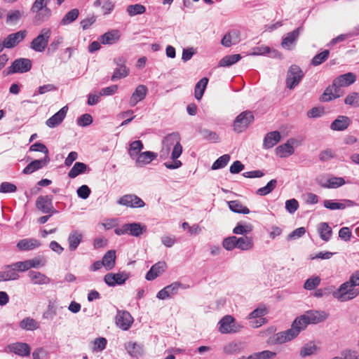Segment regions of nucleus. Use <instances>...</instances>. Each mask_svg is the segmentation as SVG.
I'll use <instances>...</instances> for the list:
<instances>
[{"label":"nucleus","mask_w":359,"mask_h":359,"mask_svg":"<svg viewBox=\"0 0 359 359\" xmlns=\"http://www.w3.org/2000/svg\"><path fill=\"white\" fill-rule=\"evenodd\" d=\"M219 331L222 334L236 333L243 328V326L236 323L234 318L229 315L224 316L219 320Z\"/></svg>","instance_id":"6"},{"label":"nucleus","mask_w":359,"mask_h":359,"mask_svg":"<svg viewBox=\"0 0 359 359\" xmlns=\"http://www.w3.org/2000/svg\"><path fill=\"white\" fill-rule=\"evenodd\" d=\"M253 247V240L251 237H236V248L241 250H249Z\"/></svg>","instance_id":"38"},{"label":"nucleus","mask_w":359,"mask_h":359,"mask_svg":"<svg viewBox=\"0 0 359 359\" xmlns=\"http://www.w3.org/2000/svg\"><path fill=\"white\" fill-rule=\"evenodd\" d=\"M200 134L201 136L208 140H212L215 142H217L219 140V136L218 135L210 130L208 129H202L200 130Z\"/></svg>","instance_id":"57"},{"label":"nucleus","mask_w":359,"mask_h":359,"mask_svg":"<svg viewBox=\"0 0 359 359\" xmlns=\"http://www.w3.org/2000/svg\"><path fill=\"white\" fill-rule=\"evenodd\" d=\"M166 268V264L164 262H158L153 265L150 270L146 274L147 280H153L162 274Z\"/></svg>","instance_id":"20"},{"label":"nucleus","mask_w":359,"mask_h":359,"mask_svg":"<svg viewBox=\"0 0 359 359\" xmlns=\"http://www.w3.org/2000/svg\"><path fill=\"white\" fill-rule=\"evenodd\" d=\"M128 278V274L125 272H118L116 273H109L104 276V280L107 285L114 287L116 285L125 283Z\"/></svg>","instance_id":"12"},{"label":"nucleus","mask_w":359,"mask_h":359,"mask_svg":"<svg viewBox=\"0 0 359 359\" xmlns=\"http://www.w3.org/2000/svg\"><path fill=\"white\" fill-rule=\"evenodd\" d=\"M277 180H270L265 187L259 188L257 190L256 194L259 196H266L271 192L276 187Z\"/></svg>","instance_id":"47"},{"label":"nucleus","mask_w":359,"mask_h":359,"mask_svg":"<svg viewBox=\"0 0 359 359\" xmlns=\"http://www.w3.org/2000/svg\"><path fill=\"white\" fill-rule=\"evenodd\" d=\"M147 93V88L144 85H139L130 97V105L131 107L135 106L139 102L144 99Z\"/></svg>","instance_id":"22"},{"label":"nucleus","mask_w":359,"mask_h":359,"mask_svg":"<svg viewBox=\"0 0 359 359\" xmlns=\"http://www.w3.org/2000/svg\"><path fill=\"white\" fill-rule=\"evenodd\" d=\"M349 126V118L345 116H340L331 124L330 128L333 130H344Z\"/></svg>","instance_id":"33"},{"label":"nucleus","mask_w":359,"mask_h":359,"mask_svg":"<svg viewBox=\"0 0 359 359\" xmlns=\"http://www.w3.org/2000/svg\"><path fill=\"white\" fill-rule=\"evenodd\" d=\"M79 14V11L76 8H74L69 11L68 13L65 14L63 18L61 20V25H67L70 23L73 22L78 18Z\"/></svg>","instance_id":"46"},{"label":"nucleus","mask_w":359,"mask_h":359,"mask_svg":"<svg viewBox=\"0 0 359 359\" xmlns=\"http://www.w3.org/2000/svg\"><path fill=\"white\" fill-rule=\"evenodd\" d=\"M276 355L275 352L265 350L261 352L254 353L248 356V359H271Z\"/></svg>","instance_id":"48"},{"label":"nucleus","mask_w":359,"mask_h":359,"mask_svg":"<svg viewBox=\"0 0 359 359\" xmlns=\"http://www.w3.org/2000/svg\"><path fill=\"white\" fill-rule=\"evenodd\" d=\"M120 39V34L118 30H111L102 34L100 41L102 44H113Z\"/></svg>","instance_id":"30"},{"label":"nucleus","mask_w":359,"mask_h":359,"mask_svg":"<svg viewBox=\"0 0 359 359\" xmlns=\"http://www.w3.org/2000/svg\"><path fill=\"white\" fill-rule=\"evenodd\" d=\"M32 12L36 13L34 18V22L36 25H41L44 21L47 20L51 15L50 8H42V10Z\"/></svg>","instance_id":"37"},{"label":"nucleus","mask_w":359,"mask_h":359,"mask_svg":"<svg viewBox=\"0 0 359 359\" xmlns=\"http://www.w3.org/2000/svg\"><path fill=\"white\" fill-rule=\"evenodd\" d=\"M180 136L177 133H172L166 135L162 140V148L159 151V156L161 159H166L171 151L170 158L173 162H166L164 163L168 169L173 170L179 168L182 163L177 158L182 153V146L180 144Z\"/></svg>","instance_id":"1"},{"label":"nucleus","mask_w":359,"mask_h":359,"mask_svg":"<svg viewBox=\"0 0 359 359\" xmlns=\"http://www.w3.org/2000/svg\"><path fill=\"white\" fill-rule=\"evenodd\" d=\"M332 359H359V355L351 351H344L340 356L334 357Z\"/></svg>","instance_id":"64"},{"label":"nucleus","mask_w":359,"mask_h":359,"mask_svg":"<svg viewBox=\"0 0 359 359\" xmlns=\"http://www.w3.org/2000/svg\"><path fill=\"white\" fill-rule=\"evenodd\" d=\"M327 315L325 313H320L317 311H310L305 314L297 318L294 320V324L298 325L301 330L305 329L310 324L318 323L326 319Z\"/></svg>","instance_id":"4"},{"label":"nucleus","mask_w":359,"mask_h":359,"mask_svg":"<svg viewBox=\"0 0 359 359\" xmlns=\"http://www.w3.org/2000/svg\"><path fill=\"white\" fill-rule=\"evenodd\" d=\"M228 205L229 209L233 212L245 215L250 213V210L246 206L243 205L239 201H229Z\"/></svg>","instance_id":"39"},{"label":"nucleus","mask_w":359,"mask_h":359,"mask_svg":"<svg viewBox=\"0 0 359 359\" xmlns=\"http://www.w3.org/2000/svg\"><path fill=\"white\" fill-rule=\"evenodd\" d=\"M254 121V115L252 111H245L241 113L235 119L233 130L240 133L245 131Z\"/></svg>","instance_id":"8"},{"label":"nucleus","mask_w":359,"mask_h":359,"mask_svg":"<svg viewBox=\"0 0 359 359\" xmlns=\"http://www.w3.org/2000/svg\"><path fill=\"white\" fill-rule=\"evenodd\" d=\"M304 73L299 67L292 65L287 71L286 86L289 89L295 88L302 80Z\"/></svg>","instance_id":"9"},{"label":"nucleus","mask_w":359,"mask_h":359,"mask_svg":"<svg viewBox=\"0 0 359 359\" xmlns=\"http://www.w3.org/2000/svg\"><path fill=\"white\" fill-rule=\"evenodd\" d=\"M27 276L33 285H48L50 282V279L47 276L39 271H29Z\"/></svg>","instance_id":"19"},{"label":"nucleus","mask_w":359,"mask_h":359,"mask_svg":"<svg viewBox=\"0 0 359 359\" xmlns=\"http://www.w3.org/2000/svg\"><path fill=\"white\" fill-rule=\"evenodd\" d=\"M11 352H13L20 356H27L30 353V348L26 343H15L8 347Z\"/></svg>","instance_id":"25"},{"label":"nucleus","mask_w":359,"mask_h":359,"mask_svg":"<svg viewBox=\"0 0 359 359\" xmlns=\"http://www.w3.org/2000/svg\"><path fill=\"white\" fill-rule=\"evenodd\" d=\"M18 278L19 275L11 265L7 266L4 271H0V281L17 280Z\"/></svg>","instance_id":"36"},{"label":"nucleus","mask_w":359,"mask_h":359,"mask_svg":"<svg viewBox=\"0 0 359 359\" xmlns=\"http://www.w3.org/2000/svg\"><path fill=\"white\" fill-rule=\"evenodd\" d=\"M128 234L135 237H139L147 231V226L137 222L127 224Z\"/></svg>","instance_id":"29"},{"label":"nucleus","mask_w":359,"mask_h":359,"mask_svg":"<svg viewBox=\"0 0 359 359\" xmlns=\"http://www.w3.org/2000/svg\"><path fill=\"white\" fill-rule=\"evenodd\" d=\"M133 322V317L127 311H118L116 316V325L123 330H128Z\"/></svg>","instance_id":"15"},{"label":"nucleus","mask_w":359,"mask_h":359,"mask_svg":"<svg viewBox=\"0 0 359 359\" xmlns=\"http://www.w3.org/2000/svg\"><path fill=\"white\" fill-rule=\"evenodd\" d=\"M27 32L26 30H20L15 33L11 34L4 40L5 48H12L16 46L20 42L26 37Z\"/></svg>","instance_id":"13"},{"label":"nucleus","mask_w":359,"mask_h":359,"mask_svg":"<svg viewBox=\"0 0 359 359\" xmlns=\"http://www.w3.org/2000/svg\"><path fill=\"white\" fill-rule=\"evenodd\" d=\"M317 350V346L313 341L306 344L300 350L299 355L305 358L313 354Z\"/></svg>","instance_id":"45"},{"label":"nucleus","mask_w":359,"mask_h":359,"mask_svg":"<svg viewBox=\"0 0 359 359\" xmlns=\"http://www.w3.org/2000/svg\"><path fill=\"white\" fill-rule=\"evenodd\" d=\"M223 247L227 250H231L236 248V236H232L223 241Z\"/></svg>","instance_id":"61"},{"label":"nucleus","mask_w":359,"mask_h":359,"mask_svg":"<svg viewBox=\"0 0 359 359\" xmlns=\"http://www.w3.org/2000/svg\"><path fill=\"white\" fill-rule=\"evenodd\" d=\"M303 30L302 27H299L291 32L287 34V35L283 39L281 46L283 48L290 50L292 46L297 40L300 32Z\"/></svg>","instance_id":"18"},{"label":"nucleus","mask_w":359,"mask_h":359,"mask_svg":"<svg viewBox=\"0 0 359 359\" xmlns=\"http://www.w3.org/2000/svg\"><path fill=\"white\" fill-rule=\"evenodd\" d=\"M87 169V165L81 162H76L71 170L68 172V177L74 179L76 177L79 175L84 173Z\"/></svg>","instance_id":"40"},{"label":"nucleus","mask_w":359,"mask_h":359,"mask_svg":"<svg viewBox=\"0 0 359 359\" xmlns=\"http://www.w3.org/2000/svg\"><path fill=\"white\" fill-rule=\"evenodd\" d=\"M318 231L320 233V238L325 241L330 240L332 235V228L327 222H321L318 224Z\"/></svg>","instance_id":"34"},{"label":"nucleus","mask_w":359,"mask_h":359,"mask_svg":"<svg viewBox=\"0 0 359 359\" xmlns=\"http://www.w3.org/2000/svg\"><path fill=\"white\" fill-rule=\"evenodd\" d=\"M20 326L22 329L26 330H35L39 327V323L31 318H25L20 323Z\"/></svg>","instance_id":"44"},{"label":"nucleus","mask_w":359,"mask_h":359,"mask_svg":"<svg viewBox=\"0 0 359 359\" xmlns=\"http://www.w3.org/2000/svg\"><path fill=\"white\" fill-rule=\"evenodd\" d=\"M330 55V50H325L324 51L320 53L319 54H317L315 55L312 60L311 64L313 66H318L324 62L329 57Z\"/></svg>","instance_id":"52"},{"label":"nucleus","mask_w":359,"mask_h":359,"mask_svg":"<svg viewBox=\"0 0 359 359\" xmlns=\"http://www.w3.org/2000/svg\"><path fill=\"white\" fill-rule=\"evenodd\" d=\"M83 239V233L78 231L74 230L70 232L68 236L69 249L70 251H74Z\"/></svg>","instance_id":"26"},{"label":"nucleus","mask_w":359,"mask_h":359,"mask_svg":"<svg viewBox=\"0 0 359 359\" xmlns=\"http://www.w3.org/2000/svg\"><path fill=\"white\" fill-rule=\"evenodd\" d=\"M335 157L334 151L331 149H327L320 152L319 159L323 162L328 161Z\"/></svg>","instance_id":"58"},{"label":"nucleus","mask_w":359,"mask_h":359,"mask_svg":"<svg viewBox=\"0 0 359 359\" xmlns=\"http://www.w3.org/2000/svg\"><path fill=\"white\" fill-rule=\"evenodd\" d=\"M230 160V156L229 154H224L223 156L218 158L212 164V169L217 170L219 168H224Z\"/></svg>","instance_id":"53"},{"label":"nucleus","mask_w":359,"mask_h":359,"mask_svg":"<svg viewBox=\"0 0 359 359\" xmlns=\"http://www.w3.org/2000/svg\"><path fill=\"white\" fill-rule=\"evenodd\" d=\"M50 36V30L48 28L42 29L40 34L31 42L30 48L36 52H43L48 44Z\"/></svg>","instance_id":"5"},{"label":"nucleus","mask_w":359,"mask_h":359,"mask_svg":"<svg viewBox=\"0 0 359 359\" xmlns=\"http://www.w3.org/2000/svg\"><path fill=\"white\" fill-rule=\"evenodd\" d=\"M118 203L130 208H142L145 205L140 198L133 194L122 196L119 198Z\"/></svg>","instance_id":"14"},{"label":"nucleus","mask_w":359,"mask_h":359,"mask_svg":"<svg viewBox=\"0 0 359 359\" xmlns=\"http://www.w3.org/2000/svg\"><path fill=\"white\" fill-rule=\"evenodd\" d=\"M125 348L133 357H139L143 354V347L135 342L129 341L125 344Z\"/></svg>","instance_id":"32"},{"label":"nucleus","mask_w":359,"mask_h":359,"mask_svg":"<svg viewBox=\"0 0 359 359\" xmlns=\"http://www.w3.org/2000/svg\"><path fill=\"white\" fill-rule=\"evenodd\" d=\"M129 69L126 67L116 68L111 76L112 81H116L121 78H125L128 75Z\"/></svg>","instance_id":"56"},{"label":"nucleus","mask_w":359,"mask_h":359,"mask_svg":"<svg viewBox=\"0 0 359 359\" xmlns=\"http://www.w3.org/2000/svg\"><path fill=\"white\" fill-rule=\"evenodd\" d=\"M50 162L49 156H44L43 158L37 159L29 163L23 170L22 172L29 175L46 166Z\"/></svg>","instance_id":"16"},{"label":"nucleus","mask_w":359,"mask_h":359,"mask_svg":"<svg viewBox=\"0 0 359 359\" xmlns=\"http://www.w3.org/2000/svg\"><path fill=\"white\" fill-rule=\"evenodd\" d=\"M93 122V117L89 114H84L77 119V124L81 127L90 125Z\"/></svg>","instance_id":"60"},{"label":"nucleus","mask_w":359,"mask_h":359,"mask_svg":"<svg viewBox=\"0 0 359 359\" xmlns=\"http://www.w3.org/2000/svg\"><path fill=\"white\" fill-rule=\"evenodd\" d=\"M157 157V154L152 151H144L140 153L136 159V163L143 165L151 163Z\"/></svg>","instance_id":"35"},{"label":"nucleus","mask_w":359,"mask_h":359,"mask_svg":"<svg viewBox=\"0 0 359 359\" xmlns=\"http://www.w3.org/2000/svg\"><path fill=\"white\" fill-rule=\"evenodd\" d=\"M30 151H40L45 154L44 156H49L48 154V149H47L46 146L41 142H36L30 146L29 147Z\"/></svg>","instance_id":"59"},{"label":"nucleus","mask_w":359,"mask_h":359,"mask_svg":"<svg viewBox=\"0 0 359 359\" xmlns=\"http://www.w3.org/2000/svg\"><path fill=\"white\" fill-rule=\"evenodd\" d=\"M355 81V76L353 73H346L336 78L332 86L327 87L321 95L320 100L323 102H329L339 97V88L348 86Z\"/></svg>","instance_id":"2"},{"label":"nucleus","mask_w":359,"mask_h":359,"mask_svg":"<svg viewBox=\"0 0 359 359\" xmlns=\"http://www.w3.org/2000/svg\"><path fill=\"white\" fill-rule=\"evenodd\" d=\"M298 208L299 203L296 199L292 198L286 201L285 208L290 214H293L294 212H295Z\"/></svg>","instance_id":"63"},{"label":"nucleus","mask_w":359,"mask_h":359,"mask_svg":"<svg viewBox=\"0 0 359 359\" xmlns=\"http://www.w3.org/2000/svg\"><path fill=\"white\" fill-rule=\"evenodd\" d=\"M40 245V241L35 238L22 239L17 243V248L21 251L31 250L39 247Z\"/></svg>","instance_id":"23"},{"label":"nucleus","mask_w":359,"mask_h":359,"mask_svg":"<svg viewBox=\"0 0 359 359\" xmlns=\"http://www.w3.org/2000/svg\"><path fill=\"white\" fill-rule=\"evenodd\" d=\"M345 183V180L343 177H332L327 180L325 184H320L325 188L334 189L344 185Z\"/></svg>","instance_id":"41"},{"label":"nucleus","mask_w":359,"mask_h":359,"mask_svg":"<svg viewBox=\"0 0 359 359\" xmlns=\"http://www.w3.org/2000/svg\"><path fill=\"white\" fill-rule=\"evenodd\" d=\"M208 79L205 77L201 79L195 86L194 95L196 100H200L204 93L205 89L207 86Z\"/></svg>","instance_id":"42"},{"label":"nucleus","mask_w":359,"mask_h":359,"mask_svg":"<svg viewBox=\"0 0 359 359\" xmlns=\"http://www.w3.org/2000/svg\"><path fill=\"white\" fill-rule=\"evenodd\" d=\"M116 251L111 250L107 251L102 257V264L106 270H111L116 265Z\"/></svg>","instance_id":"28"},{"label":"nucleus","mask_w":359,"mask_h":359,"mask_svg":"<svg viewBox=\"0 0 359 359\" xmlns=\"http://www.w3.org/2000/svg\"><path fill=\"white\" fill-rule=\"evenodd\" d=\"M53 196L50 195L40 196L36 201V207L42 213H54L56 211L53 205Z\"/></svg>","instance_id":"11"},{"label":"nucleus","mask_w":359,"mask_h":359,"mask_svg":"<svg viewBox=\"0 0 359 359\" xmlns=\"http://www.w3.org/2000/svg\"><path fill=\"white\" fill-rule=\"evenodd\" d=\"M298 325L294 324V321L292 324L290 329L285 331L280 332L274 334L273 341L276 344H281L288 341H290L293 339L297 337L301 332Z\"/></svg>","instance_id":"7"},{"label":"nucleus","mask_w":359,"mask_h":359,"mask_svg":"<svg viewBox=\"0 0 359 359\" xmlns=\"http://www.w3.org/2000/svg\"><path fill=\"white\" fill-rule=\"evenodd\" d=\"M239 41L240 32L234 29L224 36L221 43L225 47H230L231 45L236 44Z\"/></svg>","instance_id":"24"},{"label":"nucleus","mask_w":359,"mask_h":359,"mask_svg":"<svg viewBox=\"0 0 359 359\" xmlns=\"http://www.w3.org/2000/svg\"><path fill=\"white\" fill-rule=\"evenodd\" d=\"M294 139H290L286 143L278 146L276 149L277 155L281 158L288 157L294 153L293 144L295 142Z\"/></svg>","instance_id":"21"},{"label":"nucleus","mask_w":359,"mask_h":359,"mask_svg":"<svg viewBox=\"0 0 359 359\" xmlns=\"http://www.w3.org/2000/svg\"><path fill=\"white\" fill-rule=\"evenodd\" d=\"M67 111V106L63 107L57 113H55L53 116H52L46 121V126L49 128H53L60 125L65 118Z\"/></svg>","instance_id":"17"},{"label":"nucleus","mask_w":359,"mask_h":359,"mask_svg":"<svg viewBox=\"0 0 359 359\" xmlns=\"http://www.w3.org/2000/svg\"><path fill=\"white\" fill-rule=\"evenodd\" d=\"M32 68V61L27 58H19L14 60L12 65L6 69L7 74L25 73Z\"/></svg>","instance_id":"10"},{"label":"nucleus","mask_w":359,"mask_h":359,"mask_svg":"<svg viewBox=\"0 0 359 359\" xmlns=\"http://www.w3.org/2000/svg\"><path fill=\"white\" fill-rule=\"evenodd\" d=\"M127 11L130 16L142 14L146 11V8L142 4L130 5L127 7Z\"/></svg>","instance_id":"54"},{"label":"nucleus","mask_w":359,"mask_h":359,"mask_svg":"<svg viewBox=\"0 0 359 359\" xmlns=\"http://www.w3.org/2000/svg\"><path fill=\"white\" fill-rule=\"evenodd\" d=\"M253 229L251 224H243L241 222L238 223L236 227L233 229V233L235 234L244 235L250 233Z\"/></svg>","instance_id":"50"},{"label":"nucleus","mask_w":359,"mask_h":359,"mask_svg":"<svg viewBox=\"0 0 359 359\" xmlns=\"http://www.w3.org/2000/svg\"><path fill=\"white\" fill-rule=\"evenodd\" d=\"M280 140V134L278 131H273L268 133L263 142L265 149H271L274 147Z\"/></svg>","instance_id":"27"},{"label":"nucleus","mask_w":359,"mask_h":359,"mask_svg":"<svg viewBox=\"0 0 359 359\" xmlns=\"http://www.w3.org/2000/svg\"><path fill=\"white\" fill-rule=\"evenodd\" d=\"M50 0H35L31 7V11H38L42 8H48L47 5Z\"/></svg>","instance_id":"62"},{"label":"nucleus","mask_w":359,"mask_h":359,"mask_svg":"<svg viewBox=\"0 0 359 359\" xmlns=\"http://www.w3.org/2000/svg\"><path fill=\"white\" fill-rule=\"evenodd\" d=\"M346 205L342 203L334 202L332 200H325L323 202L324 207L330 210H343L346 206H353L355 203L351 200H346Z\"/></svg>","instance_id":"31"},{"label":"nucleus","mask_w":359,"mask_h":359,"mask_svg":"<svg viewBox=\"0 0 359 359\" xmlns=\"http://www.w3.org/2000/svg\"><path fill=\"white\" fill-rule=\"evenodd\" d=\"M241 58L240 54L229 55L224 57L219 62V67H229L239 61Z\"/></svg>","instance_id":"43"},{"label":"nucleus","mask_w":359,"mask_h":359,"mask_svg":"<svg viewBox=\"0 0 359 359\" xmlns=\"http://www.w3.org/2000/svg\"><path fill=\"white\" fill-rule=\"evenodd\" d=\"M321 279L319 276H313L308 278L304 285V288L307 290H312L316 288L320 283Z\"/></svg>","instance_id":"51"},{"label":"nucleus","mask_w":359,"mask_h":359,"mask_svg":"<svg viewBox=\"0 0 359 359\" xmlns=\"http://www.w3.org/2000/svg\"><path fill=\"white\" fill-rule=\"evenodd\" d=\"M344 103L355 107H359V93L353 92L348 95L344 100Z\"/></svg>","instance_id":"55"},{"label":"nucleus","mask_w":359,"mask_h":359,"mask_svg":"<svg viewBox=\"0 0 359 359\" xmlns=\"http://www.w3.org/2000/svg\"><path fill=\"white\" fill-rule=\"evenodd\" d=\"M359 294V290L346 281L341 284L336 290H332V296L341 302H347L356 297Z\"/></svg>","instance_id":"3"},{"label":"nucleus","mask_w":359,"mask_h":359,"mask_svg":"<svg viewBox=\"0 0 359 359\" xmlns=\"http://www.w3.org/2000/svg\"><path fill=\"white\" fill-rule=\"evenodd\" d=\"M143 149V144L140 140H135L130 143L128 153L130 157L134 158L138 156L140 151Z\"/></svg>","instance_id":"49"}]
</instances>
